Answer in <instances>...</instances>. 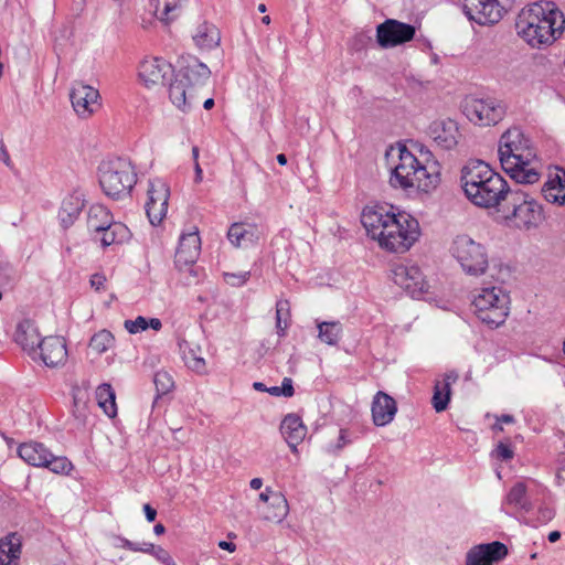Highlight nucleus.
<instances>
[{
    "instance_id": "f257e3e1",
    "label": "nucleus",
    "mask_w": 565,
    "mask_h": 565,
    "mask_svg": "<svg viewBox=\"0 0 565 565\" xmlns=\"http://www.w3.org/2000/svg\"><path fill=\"white\" fill-rule=\"evenodd\" d=\"M361 223L372 239L393 253L408 250L420 235L419 223L415 217L406 213L395 214L383 205L364 207Z\"/></svg>"
},
{
    "instance_id": "f03ea898",
    "label": "nucleus",
    "mask_w": 565,
    "mask_h": 565,
    "mask_svg": "<svg viewBox=\"0 0 565 565\" xmlns=\"http://www.w3.org/2000/svg\"><path fill=\"white\" fill-rule=\"evenodd\" d=\"M498 153L502 169L518 183L533 184L540 180L536 150L521 128L512 127L501 135Z\"/></svg>"
},
{
    "instance_id": "7ed1b4c3",
    "label": "nucleus",
    "mask_w": 565,
    "mask_h": 565,
    "mask_svg": "<svg viewBox=\"0 0 565 565\" xmlns=\"http://www.w3.org/2000/svg\"><path fill=\"white\" fill-rule=\"evenodd\" d=\"M461 186L467 199L475 205L501 207L512 189L505 179L481 160H470L461 170Z\"/></svg>"
},
{
    "instance_id": "20e7f679",
    "label": "nucleus",
    "mask_w": 565,
    "mask_h": 565,
    "mask_svg": "<svg viewBox=\"0 0 565 565\" xmlns=\"http://www.w3.org/2000/svg\"><path fill=\"white\" fill-rule=\"evenodd\" d=\"M518 34L531 46L553 43L565 29L563 12L552 1L532 3L518 14Z\"/></svg>"
},
{
    "instance_id": "39448f33",
    "label": "nucleus",
    "mask_w": 565,
    "mask_h": 565,
    "mask_svg": "<svg viewBox=\"0 0 565 565\" xmlns=\"http://www.w3.org/2000/svg\"><path fill=\"white\" fill-rule=\"evenodd\" d=\"M387 157L396 162L391 167L390 183L393 188L403 190L417 189L429 192L435 189L440 181V166L435 160L422 162L405 146L398 145L391 148Z\"/></svg>"
},
{
    "instance_id": "423d86ee",
    "label": "nucleus",
    "mask_w": 565,
    "mask_h": 565,
    "mask_svg": "<svg viewBox=\"0 0 565 565\" xmlns=\"http://www.w3.org/2000/svg\"><path fill=\"white\" fill-rule=\"evenodd\" d=\"M510 298L499 287H483L473 294L472 307L477 318L489 327L497 328L509 316Z\"/></svg>"
},
{
    "instance_id": "0eeeda50",
    "label": "nucleus",
    "mask_w": 565,
    "mask_h": 565,
    "mask_svg": "<svg viewBox=\"0 0 565 565\" xmlns=\"http://www.w3.org/2000/svg\"><path fill=\"white\" fill-rule=\"evenodd\" d=\"M99 183L104 193L113 199L129 195L137 182L135 167L126 158H117L99 168Z\"/></svg>"
},
{
    "instance_id": "6e6552de",
    "label": "nucleus",
    "mask_w": 565,
    "mask_h": 565,
    "mask_svg": "<svg viewBox=\"0 0 565 565\" xmlns=\"http://www.w3.org/2000/svg\"><path fill=\"white\" fill-rule=\"evenodd\" d=\"M498 211L507 220L513 218L520 230L535 228L544 220L542 206L520 189H512Z\"/></svg>"
},
{
    "instance_id": "1a4fd4ad",
    "label": "nucleus",
    "mask_w": 565,
    "mask_h": 565,
    "mask_svg": "<svg viewBox=\"0 0 565 565\" xmlns=\"http://www.w3.org/2000/svg\"><path fill=\"white\" fill-rule=\"evenodd\" d=\"M450 255L469 276H481L489 266L487 248L469 235H457L449 247Z\"/></svg>"
},
{
    "instance_id": "9d476101",
    "label": "nucleus",
    "mask_w": 565,
    "mask_h": 565,
    "mask_svg": "<svg viewBox=\"0 0 565 565\" xmlns=\"http://www.w3.org/2000/svg\"><path fill=\"white\" fill-rule=\"evenodd\" d=\"M201 252L199 230L193 227L189 233L180 236L179 246L174 256L175 267L184 275L188 285L199 281L200 269L195 266Z\"/></svg>"
},
{
    "instance_id": "9b49d317",
    "label": "nucleus",
    "mask_w": 565,
    "mask_h": 565,
    "mask_svg": "<svg viewBox=\"0 0 565 565\" xmlns=\"http://www.w3.org/2000/svg\"><path fill=\"white\" fill-rule=\"evenodd\" d=\"M505 105L494 97L467 99L463 107L466 117L475 125L488 127L500 122L505 115Z\"/></svg>"
},
{
    "instance_id": "f8f14e48",
    "label": "nucleus",
    "mask_w": 565,
    "mask_h": 565,
    "mask_svg": "<svg viewBox=\"0 0 565 565\" xmlns=\"http://www.w3.org/2000/svg\"><path fill=\"white\" fill-rule=\"evenodd\" d=\"M18 455L26 463L45 467L55 473L65 472L71 467V462L65 457L54 456L43 444L36 441L21 444Z\"/></svg>"
},
{
    "instance_id": "ddd939ff",
    "label": "nucleus",
    "mask_w": 565,
    "mask_h": 565,
    "mask_svg": "<svg viewBox=\"0 0 565 565\" xmlns=\"http://www.w3.org/2000/svg\"><path fill=\"white\" fill-rule=\"evenodd\" d=\"M465 14L478 24H493L501 20L513 0H461Z\"/></svg>"
},
{
    "instance_id": "4468645a",
    "label": "nucleus",
    "mask_w": 565,
    "mask_h": 565,
    "mask_svg": "<svg viewBox=\"0 0 565 565\" xmlns=\"http://www.w3.org/2000/svg\"><path fill=\"white\" fill-rule=\"evenodd\" d=\"M414 25L394 19H387L376 28L377 42L382 47H394L414 39Z\"/></svg>"
},
{
    "instance_id": "2eb2a0df",
    "label": "nucleus",
    "mask_w": 565,
    "mask_h": 565,
    "mask_svg": "<svg viewBox=\"0 0 565 565\" xmlns=\"http://www.w3.org/2000/svg\"><path fill=\"white\" fill-rule=\"evenodd\" d=\"M394 282L411 294L412 297L427 291L428 284L420 268L414 264H396L392 269Z\"/></svg>"
},
{
    "instance_id": "dca6fc26",
    "label": "nucleus",
    "mask_w": 565,
    "mask_h": 565,
    "mask_svg": "<svg viewBox=\"0 0 565 565\" xmlns=\"http://www.w3.org/2000/svg\"><path fill=\"white\" fill-rule=\"evenodd\" d=\"M72 106L76 114L86 118L94 114L100 106L99 92L83 82H76L70 93Z\"/></svg>"
},
{
    "instance_id": "f3484780",
    "label": "nucleus",
    "mask_w": 565,
    "mask_h": 565,
    "mask_svg": "<svg viewBox=\"0 0 565 565\" xmlns=\"http://www.w3.org/2000/svg\"><path fill=\"white\" fill-rule=\"evenodd\" d=\"M507 555V545L499 541L478 544L467 552L466 565H493L505 558Z\"/></svg>"
},
{
    "instance_id": "a211bd4d",
    "label": "nucleus",
    "mask_w": 565,
    "mask_h": 565,
    "mask_svg": "<svg viewBox=\"0 0 565 565\" xmlns=\"http://www.w3.org/2000/svg\"><path fill=\"white\" fill-rule=\"evenodd\" d=\"M67 350L64 338L51 335L42 339L38 355L44 365L55 367L66 361Z\"/></svg>"
},
{
    "instance_id": "6ab92c4d",
    "label": "nucleus",
    "mask_w": 565,
    "mask_h": 565,
    "mask_svg": "<svg viewBox=\"0 0 565 565\" xmlns=\"http://www.w3.org/2000/svg\"><path fill=\"white\" fill-rule=\"evenodd\" d=\"M139 78L147 86L163 84L167 76L172 74V66L163 58L151 57L139 65Z\"/></svg>"
},
{
    "instance_id": "aec40b11",
    "label": "nucleus",
    "mask_w": 565,
    "mask_h": 565,
    "mask_svg": "<svg viewBox=\"0 0 565 565\" xmlns=\"http://www.w3.org/2000/svg\"><path fill=\"white\" fill-rule=\"evenodd\" d=\"M430 138L441 148L451 149L458 142L459 129L451 119L436 120L429 126Z\"/></svg>"
},
{
    "instance_id": "412c9836",
    "label": "nucleus",
    "mask_w": 565,
    "mask_h": 565,
    "mask_svg": "<svg viewBox=\"0 0 565 565\" xmlns=\"http://www.w3.org/2000/svg\"><path fill=\"white\" fill-rule=\"evenodd\" d=\"M210 68L198 58H190L186 64L181 66L177 76L182 78L184 83L195 94L196 88L203 86L210 78Z\"/></svg>"
},
{
    "instance_id": "4be33fe9",
    "label": "nucleus",
    "mask_w": 565,
    "mask_h": 565,
    "mask_svg": "<svg viewBox=\"0 0 565 565\" xmlns=\"http://www.w3.org/2000/svg\"><path fill=\"white\" fill-rule=\"evenodd\" d=\"M372 418L376 426L390 424L397 412L395 399L384 392H377L372 402Z\"/></svg>"
},
{
    "instance_id": "5701e85b",
    "label": "nucleus",
    "mask_w": 565,
    "mask_h": 565,
    "mask_svg": "<svg viewBox=\"0 0 565 565\" xmlns=\"http://www.w3.org/2000/svg\"><path fill=\"white\" fill-rule=\"evenodd\" d=\"M15 342L21 345L33 360H36L38 348L41 345L42 339L38 328L32 321L23 320L18 324Z\"/></svg>"
},
{
    "instance_id": "b1692460",
    "label": "nucleus",
    "mask_w": 565,
    "mask_h": 565,
    "mask_svg": "<svg viewBox=\"0 0 565 565\" xmlns=\"http://www.w3.org/2000/svg\"><path fill=\"white\" fill-rule=\"evenodd\" d=\"M542 193L547 202L565 205V170L556 167L550 172L547 181L542 188Z\"/></svg>"
},
{
    "instance_id": "393cba45",
    "label": "nucleus",
    "mask_w": 565,
    "mask_h": 565,
    "mask_svg": "<svg viewBox=\"0 0 565 565\" xmlns=\"http://www.w3.org/2000/svg\"><path fill=\"white\" fill-rule=\"evenodd\" d=\"M457 379L458 375L450 372L445 374L441 380L436 381L431 404L437 413L447 409L451 395V384L455 383Z\"/></svg>"
},
{
    "instance_id": "a878e982",
    "label": "nucleus",
    "mask_w": 565,
    "mask_h": 565,
    "mask_svg": "<svg viewBox=\"0 0 565 565\" xmlns=\"http://www.w3.org/2000/svg\"><path fill=\"white\" fill-rule=\"evenodd\" d=\"M188 2L189 0H166L163 9L160 10V0H150L149 8L160 22L169 25L181 15Z\"/></svg>"
},
{
    "instance_id": "bb28decb",
    "label": "nucleus",
    "mask_w": 565,
    "mask_h": 565,
    "mask_svg": "<svg viewBox=\"0 0 565 565\" xmlns=\"http://www.w3.org/2000/svg\"><path fill=\"white\" fill-rule=\"evenodd\" d=\"M169 98L173 105L182 110L191 108L196 103L192 89L178 76L169 86Z\"/></svg>"
},
{
    "instance_id": "cd10ccee",
    "label": "nucleus",
    "mask_w": 565,
    "mask_h": 565,
    "mask_svg": "<svg viewBox=\"0 0 565 565\" xmlns=\"http://www.w3.org/2000/svg\"><path fill=\"white\" fill-rule=\"evenodd\" d=\"M227 237L235 247H246L259 239V232L254 225L235 223L230 227Z\"/></svg>"
},
{
    "instance_id": "c85d7f7f",
    "label": "nucleus",
    "mask_w": 565,
    "mask_h": 565,
    "mask_svg": "<svg viewBox=\"0 0 565 565\" xmlns=\"http://www.w3.org/2000/svg\"><path fill=\"white\" fill-rule=\"evenodd\" d=\"M84 207V200L78 194H72L62 202L58 217L64 228L70 227L79 216Z\"/></svg>"
},
{
    "instance_id": "c756f323",
    "label": "nucleus",
    "mask_w": 565,
    "mask_h": 565,
    "mask_svg": "<svg viewBox=\"0 0 565 565\" xmlns=\"http://www.w3.org/2000/svg\"><path fill=\"white\" fill-rule=\"evenodd\" d=\"M21 555V540L10 533L0 540V565H17Z\"/></svg>"
},
{
    "instance_id": "7c9ffc66",
    "label": "nucleus",
    "mask_w": 565,
    "mask_h": 565,
    "mask_svg": "<svg viewBox=\"0 0 565 565\" xmlns=\"http://www.w3.org/2000/svg\"><path fill=\"white\" fill-rule=\"evenodd\" d=\"M97 235H100L99 241L102 246L106 247L128 241L130 237V231L124 223L115 222L113 220L110 225L105 226L99 233H97Z\"/></svg>"
},
{
    "instance_id": "2f4dec72",
    "label": "nucleus",
    "mask_w": 565,
    "mask_h": 565,
    "mask_svg": "<svg viewBox=\"0 0 565 565\" xmlns=\"http://www.w3.org/2000/svg\"><path fill=\"white\" fill-rule=\"evenodd\" d=\"M280 433L284 439L302 441L307 435V427L297 414H287L280 424Z\"/></svg>"
},
{
    "instance_id": "473e14b6",
    "label": "nucleus",
    "mask_w": 565,
    "mask_h": 565,
    "mask_svg": "<svg viewBox=\"0 0 565 565\" xmlns=\"http://www.w3.org/2000/svg\"><path fill=\"white\" fill-rule=\"evenodd\" d=\"M195 44L204 50H211L218 45L221 35L218 29L211 23H202L193 34Z\"/></svg>"
},
{
    "instance_id": "72a5a7b5",
    "label": "nucleus",
    "mask_w": 565,
    "mask_h": 565,
    "mask_svg": "<svg viewBox=\"0 0 565 565\" xmlns=\"http://www.w3.org/2000/svg\"><path fill=\"white\" fill-rule=\"evenodd\" d=\"M114 220L111 212L103 204H93L88 210L87 227L96 234Z\"/></svg>"
},
{
    "instance_id": "f704fd0d",
    "label": "nucleus",
    "mask_w": 565,
    "mask_h": 565,
    "mask_svg": "<svg viewBox=\"0 0 565 565\" xmlns=\"http://www.w3.org/2000/svg\"><path fill=\"white\" fill-rule=\"evenodd\" d=\"M98 406L109 417L114 418L117 415L116 394L109 383L100 384L95 392Z\"/></svg>"
},
{
    "instance_id": "c9c22d12",
    "label": "nucleus",
    "mask_w": 565,
    "mask_h": 565,
    "mask_svg": "<svg viewBox=\"0 0 565 565\" xmlns=\"http://www.w3.org/2000/svg\"><path fill=\"white\" fill-rule=\"evenodd\" d=\"M505 502L509 505L529 513L532 510V503L530 501L526 486L524 482H516L508 492Z\"/></svg>"
},
{
    "instance_id": "e433bc0d",
    "label": "nucleus",
    "mask_w": 565,
    "mask_h": 565,
    "mask_svg": "<svg viewBox=\"0 0 565 565\" xmlns=\"http://www.w3.org/2000/svg\"><path fill=\"white\" fill-rule=\"evenodd\" d=\"M318 338L328 345H337L343 334L342 324L339 321H318Z\"/></svg>"
},
{
    "instance_id": "4c0bfd02",
    "label": "nucleus",
    "mask_w": 565,
    "mask_h": 565,
    "mask_svg": "<svg viewBox=\"0 0 565 565\" xmlns=\"http://www.w3.org/2000/svg\"><path fill=\"white\" fill-rule=\"evenodd\" d=\"M289 505L287 499L281 492H276L270 495L268 512L265 519L271 522L280 523L288 515Z\"/></svg>"
},
{
    "instance_id": "58836bf2",
    "label": "nucleus",
    "mask_w": 565,
    "mask_h": 565,
    "mask_svg": "<svg viewBox=\"0 0 565 565\" xmlns=\"http://www.w3.org/2000/svg\"><path fill=\"white\" fill-rule=\"evenodd\" d=\"M124 326L129 333L136 334L147 330L148 328L159 331L162 328V322L158 318L147 319L139 316L135 320H126Z\"/></svg>"
},
{
    "instance_id": "ea45409f",
    "label": "nucleus",
    "mask_w": 565,
    "mask_h": 565,
    "mask_svg": "<svg viewBox=\"0 0 565 565\" xmlns=\"http://www.w3.org/2000/svg\"><path fill=\"white\" fill-rule=\"evenodd\" d=\"M148 200L154 203L162 202L168 203L170 196V189L168 184L161 179H154L149 181L148 190Z\"/></svg>"
},
{
    "instance_id": "a19ab883",
    "label": "nucleus",
    "mask_w": 565,
    "mask_h": 565,
    "mask_svg": "<svg viewBox=\"0 0 565 565\" xmlns=\"http://www.w3.org/2000/svg\"><path fill=\"white\" fill-rule=\"evenodd\" d=\"M114 341L115 338L111 332L103 329L92 337L89 347L98 354H102L113 347Z\"/></svg>"
},
{
    "instance_id": "79ce46f5",
    "label": "nucleus",
    "mask_w": 565,
    "mask_h": 565,
    "mask_svg": "<svg viewBox=\"0 0 565 565\" xmlns=\"http://www.w3.org/2000/svg\"><path fill=\"white\" fill-rule=\"evenodd\" d=\"M147 216L152 225L160 224L168 211V203L147 201L145 204Z\"/></svg>"
},
{
    "instance_id": "37998d69",
    "label": "nucleus",
    "mask_w": 565,
    "mask_h": 565,
    "mask_svg": "<svg viewBox=\"0 0 565 565\" xmlns=\"http://www.w3.org/2000/svg\"><path fill=\"white\" fill-rule=\"evenodd\" d=\"M554 516H555V510L552 507L541 505L537 509L536 516L527 518L525 523L533 527H537L540 525L547 524L550 521H552L554 519Z\"/></svg>"
},
{
    "instance_id": "c03bdc74",
    "label": "nucleus",
    "mask_w": 565,
    "mask_h": 565,
    "mask_svg": "<svg viewBox=\"0 0 565 565\" xmlns=\"http://www.w3.org/2000/svg\"><path fill=\"white\" fill-rule=\"evenodd\" d=\"M153 383L158 396L168 394L174 385L172 376L167 371H158L154 374Z\"/></svg>"
},
{
    "instance_id": "a18cd8bd",
    "label": "nucleus",
    "mask_w": 565,
    "mask_h": 565,
    "mask_svg": "<svg viewBox=\"0 0 565 565\" xmlns=\"http://www.w3.org/2000/svg\"><path fill=\"white\" fill-rule=\"evenodd\" d=\"M352 443V439L350 437V433L348 429L341 428L339 430V436L337 439V443H329L326 446V451L330 455L337 456L340 454V451L348 445Z\"/></svg>"
},
{
    "instance_id": "49530a36",
    "label": "nucleus",
    "mask_w": 565,
    "mask_h": 565,
    "mask_svg": "<svg viewBox=\"0 0 565 565\" xmlns=\"http://www.w3.org/2000/svg\"><path fill=\"white\" fill-rule=\"evenodd\" d=\"M183 359L189 369L195 371L199 374L205 372V360L194 352V350H189L188 352H183Z\"/></svg>"
},
{
    "instance_id": "de8ad7c7",
    "label": "nucleus",
    "mask_w": 565,
    "mask_h": 565,
    "mask_svg": "<svg viewBox=\"0 0 565 565\" xmlns=\"http://www.w3.org/2000/svg\"><path fill=\"white\" fill-rule=\"evenodd\" d=\"M491 457L501 461H509L514 457V450L508 443L500 441L491 451Z\"/></svg>"
},
{
    "instance_id": "09e8293b",
    "label": "nucleus",
    "mask_w": 565,
    "mask_h": 565,
    "mask_svg": "<svg viewBox=\"0 0 565 565\" xmlns=\"http://www.w3.org/2000/svg\"><path fill=\"white\" fill-rule=\"evenodd\" d=\"M249 276V271H241L238 274L225 273L224 279L231 286L241 287L247 282Z\"/></svg>"
},
{
    "instance_id": "8fccbe9b",
    "label": "nucleus",
    "mask_w": 565,
    "mask_h": 565,
    "mask_svg": "<svg viewBox=\"0 0 565 565\" xmlns=\"http://www.w3.org/2000/svg\"><path fill=\"white\" fill-rule=\"evenodd\" d=\"M285 318L289 321L290 306L288 300L280 299L276 302V320H282L285 322Z\"/></svg>"
},
{
    "instance_id": "3c124183",
    "label": "nucleus",
    "mask_w": 565,
    "mask_h": 565,
    "mask_svg": "<svg viewBox=\"0 0 565 565\" xmlns=\"http://www.w3.org/2000/svg\"><path fill=\"white\" fill-rule=\"evenodd\" d=\"M152 555L164 565H175L170 554L162 547L157 546Z\"/></svg>"
},
{
    "instance_id": "603ef678",
    "label": "nucleus",
    "mask_w": 565,
    "mask_h": 565,
    "mask_svg": "<svg viewBox=\"0 0 565 565\" xmlns=\"http://www.w3.org/2000/svg\"><path fill=\"white\" fill-rule=\"evenodd\" d=\"M279 387L280 392L282 393V396L285 397H291L295 393L292 380L290 377H285Z\"/></svg>"
},
{
    "instance_id": "864d4df0",
    "label": "nucleus",
    "mask_w": 565,
    "mask_h": 565,
    "mask_svg": "<svg viewBox=\"0 0 565 565\" xmlns=\"http://www.w3.org/2000/svg\"><path fill=\"white\" fill-rule=\"evenodd\" d=\"M105 282L106 277L102 274H94L90 278V286L97 291L104 288Z\"/></svg>"
},
{
    "instance_id": "5fc2aeb1",
    "label": "nucleus",
    "mask_w": 565,
    "mask_h": 565,
    "mask_svg": "<svg viewBox=\"0 0 565 565\" xmlns=\"http://www.w3.org/2000/svg\"><path fill=\"white\" fill-rule=\"evenodd\" d=\"M289 326V321H287V318H285V322L282 320H276V329L277 334L282 338L286 334V329Z\"/></svg>"
},
{
    "instance_id": "6e6d98bb",
    "label": "nucleus",
    "mask_w": 565,
    "mask_h": 565,
    "mask_svg": "<svg viewBox=\"0 0 565 565\" xmlns=\"http://www.w3.org/2000/svg\"><path fill=\"white\" fill-rule=\"evenodd\" d=\"M143 511L148 522H153L156 520L157 511L150 504H145Z\"/></svg>"
},
{
    "instance_id": "4d7b16f0",
    "label": "nucleus",
    "mask_w": 565,
    "mask_h": 565,
    "mask_svg": "<svg viewBox=\"0 0 565 565\" xmlns=\"http://www.w3.org/2000/svg\"><path fill=\"white\" fill-rule=\"evenodd\" d=\"M0 156L1 160L6 163V166L9 167L11 164L10 156L6 148V145L2 141L0 142Z\"/></svg>"
},
{
    "instance_id": "13d9d810",
    "label": "nucleus",
    "mask_w": 565,
    "mask_h": 565,
    "mask_svg": "<svg viewBox=\"0 0 565 565\" xmlns=\"http://www.w3.org/2000/svg\"><path fill=\"white\" fill-rule=\"evenodd\" d=\"M556 483L558 487L565 486V465L557 470Z\"/></svg>"
},
{
    "instance_id": "bf43d9fd",
    "label": "nucleus",
    "mask_w": 565,
    "mask_h": 565,
    "mask_svg": "<svg viewBox=\"0 0 565 565\" xmlns=\"http://www.w3.org/2000/svg\"><path fill=\"white\" fill-rule=\"evenodd\" d=\"M277 491H273L269 487H267L265 489V491H263L260 494H259V500L263 501V502H270V495L273 493H276Z\"/></svg>"
},
{
    "instance_id": "052dcab7",
    "label": "nucleus",
    "mask_w": 565,
    "mask_h": 565,
    "mask_svg": "<svg viewBox=\"0 0 565 565\" xmlns=\"http://www.w3.org/2000/svg\"><path fill=\"white\" fill-rule=\"evenodd\" d=\"M218 547L222 548V550L228 551V552H234L235 548H236L234 543L226 542V541H220L218 542Z\"/></svg>"
},
{
    "instance_id": "680f3d73",
    "label": "nucleus",
    "mask_w": 565,
    "mask_h": 565,
    "mask_svg": "<svg viewBox=\"0 0 565 565\" xmlns=\"http://www.w3.org/2000/svg\"><path fill=\"white\" fill-rule=\"evenodd\" d=\"M157 546H154L152 543L143 542L141 543V547L139 552L152 554L154 552Z\"/></svg>"
},
{
    "instance_id": "e2e57ef3",
    "label": "nucleus",
    "mask_w": 565,
    "mask_h": 565,
    "mask_svg": "<svg viewBox=\"0 0 565 565\" xmlns=\"http://www.w3.org/2000/svg\"><path fill=\"white\" fill-rule=\"evenodd\" d=\"M498 422L501 424H513L515 422L514 417L509 414H503L497 417Z\"/></svg>"
},
{
    "instance_id": "0e129e2a",
    "label": "nucleus",
    "mask_w": 565,
    "mask_h": 565,
    "mask_svg": "<svg viewBox=\"0 0 565 565\" xmlns=\"http://www.w3.org/2000/svg\"><path fill=\"white\" fill-rule=\"evenodd\" d=\"M119 542H120L119 546L122 548L131 551V548L134 547V542L129 541L128 539L119 537Z\"/></svg>"
},
{
    "instance_id": "69168bd1",
    "label": "nucleus",
    "mask_w": 565,
    "mask_h": 565,
    "mask_svg": "<svg viewBox=\"0 0 565 565\" xmlns=\"http://www.w3.org/2000/svg\"><path fill=\"white\" fill-rule=\"evenodd\" d=\"M249 486L253 490H259L263 486V480L260 478H254L250 480Z\"/></svg>"
},
{
    "instance_id": "338daca9",
    "label": "nucleus",
    "mask_w": 565,
    "mask_h": 565,
    "mask_svg": "<svg viewBox=\"0 0 565 565\" xmlns=\"http://www.w3.org/2000/svg\"><path fill=\"white\" fill-rule=\"evenodd\" d=\"M202 178H203V171L199 164V162L196 161L195 162V182H201L202 181Z\"/></svg>"
},
{
    "instance_id": "774afa93",
    "label": "nucleus",
    "mask_w": 565,
    "mask_h": 565,
    "mask_svg": "<svg viewBox=\"0 0 565 565\" xmlns=\"http://www.w3.org/2000/svg\"><path fill=\"white\" fill-rule=\"evenodd\" d=\"M561 537V533L558 531H552L550 534H548V541L551 543H555L559 540Z\"/></svg>"
}]
</instances>
